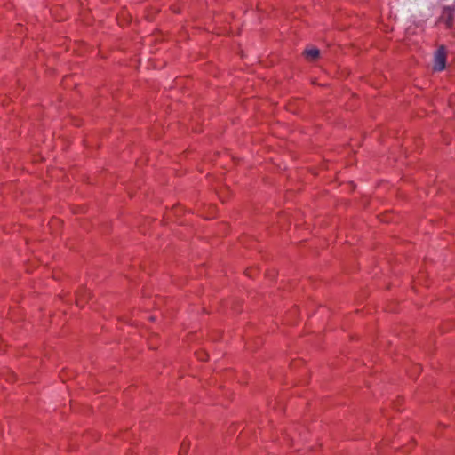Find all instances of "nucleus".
<instances>
[{"mask_svg": "<svg viewBox=\"0 0 455 455\" xmlns=\"http://www.w3.org/2000/svg\"><path fill=\"white\" fill-rule=\"evenodd\" d=\"M446 65V51L443 46H440L435 53L434 66L435 71H442Z\"/></svg>", "mask_w": 455, "mask_h": 455, "instance_id": "obj_1", "label": "nucleus"}, {"mask_svg": "<svg viewBox=\"0 0 455 455\" xmlns=\"http://www.w3.org/2000/svg\"><path fill=\"white\" fill-rule=\"evenodd\" d=\"M320 52L316 48L306 49L304 51L305 57L309 60H315L319 57Z\"/></svg>", "mask_w": 455, "mask_h": 455, "instance_id": "obj_2", "label": "nucleus"}, {"mask_svg": "<svg viewBox=\"0 0 455 455\" xmlns=\"http://www.w3.org/2000/svg\"><path fill=\"white\" fill-rule=\"evenodd\" d=\"M76 304L79 306V307H83V298L81 296H79L76 299Z\"/></svg>", "mask_w": 455, "mask_h": 455, "instance_id": "obj_3", "label": "nucleus"}, {"mask_svg": "<svg viewBox=\"0 0 455 455\" xmlns=\"http://www.w3.org/2000/svg\"><path fill=\"white\" fill-rule=\"evenodd\" d=\"M180 452H182V453H186L187 452V446H185V444L181 445Z\"/></svg>", "mask_w": 455, "mask_h": 455, "instance_id": "obj_4", "label": "nucleus"}, {"mask_svg": "<svg viewBox=\"0 0 455 455\" xmlns=\"http://www.w3.org/2000/svg\"><path fill=\"white\" fill-rule=\"evenodd\" d=\"M419 371V366H416V372L418 373Z\"/></svg>", "mask_w": 455, "mask_h": 455, "instance_id": "obj_5", "label": "nucleus"}]
</instances>
